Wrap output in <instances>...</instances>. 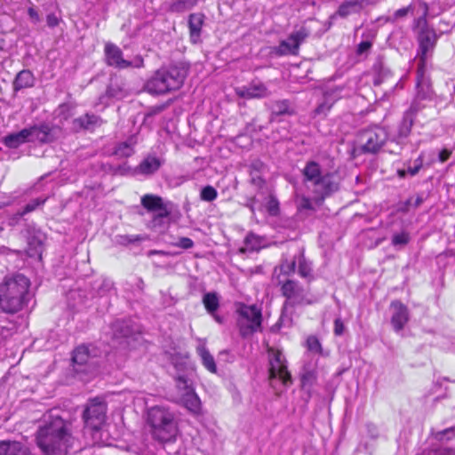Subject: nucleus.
<instances>
[{"label":"nucleus","mask_w":455,"mask_h":455,"mask_svg":"<svg viewBox=\"0 0 455 455\" xmlns=\"http://www.w3.org/2000/svg\"><path fill=\"white\" fill-rule=\"evenodd\" d=\"M30 282L21 274H17L0 285V309L13 314L20 311L27 299Z\"/></svg>","instance_id":"2"},{"label":"nucleus","mask_w":455,"mask_h":455,"mask_svg":"<svg viewBox=\"0 0 455 455\" xmlns=\"http://www.w3.org/2000/svg\"><path fill=\"white\" fill-rule=\"evenodd\" d=\"M345 325L340 318H336L334 321V334L341 336L344 333Z\"/></svg>","instance_id":"55"},{"label":"nucleus","mask_w":455,"mask_h":455,"mask_svg":"<svg viewBox=\"0 0 455 455\" xmlns=\"http://www.w3.org/2000/svg\"><path fill=\"white\" fill-rule=\"evenodd\" d=\"M413 7L411 4L407 7H403L395 11L393 14V17L390 19L392 21H396L400 19L404 18L409 12H412Z\"/></svg>","instance_id":"52"},{"label":"nucleus","mask_w":455,"mask_h":455,"mask_svg":"<svg viewBox=\"0 0 455 455\" xmlns=\"http://www.w3.org/2000/svg\"><path fill=\"white\" fill-rule=\"evenodd\" d=\"M293 41H291V36L281 42L278 47V52L280 54H296L299 47L298 45H295L292 44Z\"/></svg>","instance_id":"38"},{"label":"nucleus","mask_w":455,"mask_h":455,"mask_svg":"<svg viewBox=\"0 0 455 455\" xmlns=\"http://www.w3.org/2000/svg\"><path fill=\"white\" fill-rule=\"evenodd\" d=\"M161 166V161L156 156H147L137 167V172L141 174L149 175L156 172Z\"/></svg>","instance_id":"28"},{"label":"nucleus","mask_w":455,"mask_h":455,"mask_svg":"<svg viewBox=\"0 0 455 455\" xmlns=\"http://www.w3.org/2000/svg\"><path fill=\"white\" fill-rule=\"evenodd\" d=\"M102 120L100 116L94 114H85L79 116L73 121V130L79 132L81 130L93 131L102 124Z\"/></svg>","instance_id":"18"},{"label":"nucleus","mask_w":455,"mask_h":455,"mask_svg":"<svg viewBox=\"0 0 455 455\" xmlns=\"http://www.w3.org/2000/svg\"><path fill=\"white\" fill-rule=\"evenodd\" d=\"M435 44V36L432 32L422 33L419 36V51L418 53L419 68H426L427 53Z\"/></svg>","instance_id":"16"},{"label":"nucleus","mask_w":455,"mask_h":455,"mask_svg":"<svg viewBox=\"0 0 455 455\" xmlns=\"http://www.w3.org/2000/svg\"><path fill=\"white\" fill-rule=\"evenodd\" d=\"M133 142L124 141L116 146L115 155L119 157H128L133 154Z\"/></svg>","instance_id":"39"},{"label":"nucleus","mask_w":455,"mask_h":455,"mask_svg":"<svg viewBox=\"0 0 455 455\" xmlns=\"http://www.w3.org/2000/svg\"><path fill=\"white\" fill-rule=\"evenodd\" d=\"M265 246L266 240L263 237L253 233H250L244 238V247L241 249V251H257Z\"/></svg>","instance_id":"27"},{"label":"nucleus","mask_w":455,"mask_h":455,"mask_svg":"<svg viewBox=\"0 0 455 455\" xmlns=\"http://www.w3.org/2000/svg\"><path fill=\"white\" fill-rule=\"evenodd\" d=\"M239 315L237 326L242 337L245 338L261 331V309L256 305L239 303L236 307Z\"/></svg>","instance_id":"5"},{"label":"nucleus","mask_w":455,"mask_h":455,"mask_svg":"<svg viewBox=\"0 0 455 455\" xmlns=\"http://www.w3.org/2000/svg\"><path fill=\"white\" fill-rule=\"evenodd\" d=\"M28 134L27 128L18 132L10 133L4 138V144L9 148H17L20 145L29 142Z\"/></svg>","instance_id":"24"},{"label":"nucleus","mask_w":455,"mask_h":455,"mask_svg":"<svg viewBox=\"0 0 455 455\" xmlns=\"http://www.w3.org/2000/svg\"><path fill=\"white\" fill-rule=\"evenodd\" d=\"M298 263H299V274L302 277H308L311 274V267L306 262V260L302 255L299 256Z\"/></svg>","instance_id":"50"},{"label":"nucleus","mask_w":455,"mask_h":455,"mask_svg":"<svg viewBox=\"0 0 455 455\" xmlns=\"http://www.w3.org/2000/svg\"><path fill=\"white\" fill-rule=\"evenodd\" d=\"M137 289L140 291H143L144 290V286H145V283H144V281L141 277H137L136 278V283H135Z\"/></svg>","instance_id":"61"},{"label":"nucleus","mask_w":455,"mask_h":455,"mask_svg":"<svg viewBox=\"0 0 455 455\" xmlns=\"http://www.w3.org/2000/svg\"><path fill=\"white\" fill-rule=\"evenodd\" d=\"M205 15L201 12L191 13L188 16V26L189 29V40L193 44L202 42V28L204 24Z\"/></svg>","instance_id":"15"},{"label":"nucleus","mask_w":455,"mask_h":455,"mask_svg":"<svg viewBox=\"0 0 455 455\" xmlns=\"http://www.w3.org/2000/svg\"><path fill=\"white\" fill-rule=\"evenodd\" d=\"M391 308L393 310L391 323L395 331H400L409 321L408 307L401 301L395 300L391 303Z\"/></svg>","instance_id":"13"},{"label":"nucleus","mask_w":455,"mask_h":455,"mask_svg":"<svg viewBox=\"0 0 455 455\" xmlns=\"http://www.w3.org/2000/svg\"><path fill=\"white\" fill-rule=\"evenodd\" d=\"M75 455H100L95 452L92 448L80 449Z\"/></svg>","instance_id":"59"},{"label":"nucleus","mask_w":455,"mask_h":455,"mask_svg":"<svg viewBox=\"0 0 455 455\" xmlns=\"http://www.w3.org/2000/svg\"><path fill=\"white\" fill-rule=\"evenodd\" d=\"M104 52L106 62L108 66L115 67L117 68H127L130 67H143L144 60L140 56H137L132 62L126 60L123 58V52L121 49L112 43H107L105 44Z\"/></svg>","instance_id":"9"},{"label":"nucleus","mask_w":455,"mask_h":455,"mask_svg":"<svg viewBox=\"0 0 455 455\" xmlns=\"http://www.w3.org/2000/svg\"><path fill=\"white\" fill-rule=\"evenodd\" d=\"M174 246L181 248V249H190L194 246V242L188 238V237H180L179 240L174 243Z\"/></svg>","instance_id":"53"},{"label":"nucleus","mask_w":455,"mask_h":455,"mask_svg":"<svg viewBox=\"0 0 455 455\" xmlns=\"http://www.w3.org/2000/svg\"><path fill=\"white\" fill-rule=\"evenodd\" d=\"M387 140V131L374 126L362 131L358 135V144L363 153L375 154L380 150Z\"/></svg>","instance_id":"6"},{"label":"nucleus","mask_w":455,"mask_h":455,"mask_svg":"<svg viewBox=\"0 0 455 455\" xmlns=\"http://www.w3.org/2000/svg\"><path fill=\"white\" fill-rule=\"evenodd\" d=\"M302 173L305 180L310 181L313 185L323 175L320 164L315 161L307 162Z\"/></svg>","instance_id":"29"},{"label":"nucleus","mask_w":455,"mask_h":455,"mask_svg":"<svg viewBox=\"0 0 455 455\" xmlns=\"http://www.w3.org/2000/svg\"><path fill=\"white\" fill-rule=\"evenodd\" d=\"M355 7V4L345 3L341 4L338 10V13L341 17H347L351 13V10Z\"/></svg>","instance_id":"54"},{"label":"nucleus","mask_w":455,"mask_h":455,"mask_svg":"<svg viewBox=\"0 0 455 455\" xmlns=\"http://www.w3.org/2000/svg\"><path fill=\"white\" fill-rule=\"evenodd\" d=\"M282 292L287 298L285 302H289L291 307L296 303H300L304 297L303 289L292 280H288L283 284Z\"/></svg>","instance_id":"17"},{"label":"nucleus","mask_w":455,"mask_h":455,"mask_svg":"<svg viewBox=\"0 0 455 455\" xmlns=\"http://www.w3.org/2000/svg\"><path fill=\"white\" fill-rule=\"evenodd\" d=\"M198 0H174L170 4L169 11L172 12H184L196 5Z\"/></svg>","instance_id":"34"},{"label":"nucleus","mask_w":455,"mask_h":455,"mask_svg":"<svg viewBox=\"0 0 455 455\" xmlns=\"http://www.w3.org/2000/svg\"><path fill=\"white\" fill-rule=\"evenodd\" d=\"M188 71L182 63L160 68L147 81L145 89L150 94H164L178 90L182 86Z\"/></svg>","instance_id":"3"},{"label":"nucleus","mask_w":455,"mask_h":455,"mask_svg":"<svg viewBox=\"0 0 455 455\" xmlns=\"http://www.w3.org/2000/svg\"><path fill=\"white\" fill-rule=\"evenodd\" d=\"M35 84V77L33 73L28 69L19 72L13 81L14 91H20L25 88L33 87Z\"/></svg>","instance_id":"25"},{"label":"nucleus","mask_w":455,"mask_h":455,"mask_svg":"<svg viewBox=\"0 0 455 455\" xmlns=\"http://www.w3.org/2000/svg\"><path fill=\"white\" fill-rule=\"evenodd\" d=\"M371 45V43H369L367 41H363L359 44L358 52L362 53V52L367 51L368 49H370Z\"/></svg>","instance_id":"60"},{"label":"nucleus","mask_w":455,"mask_h":455,"mask_svg":"<svg viewBox=\"0 0 455 455\" xmlns=\"http://www.w3.org/2000/svg\"><path fill=\"white\" fill-rule=\"evenodd\" d=\"M203 303L206 311L213 315L220 307V299L216 292H207L203 297Z\"/></svg>","instance_id":"33"},{"label":"nucleus","mask_w":455,"mask_h":455,"mask_svg":"<svg viewBox=\"0 0 455 455\" xmlns=\"http://www.w3.org/2000/svg\"><path fill=\"white\" fill-rule=\"evenodd\" d=\"M46 22H47V25L51 28H54L56 26H58L59 24V20L58 18L56 17L55 14L53 13H51V14H48L47 17H46Z\"/></svg>","instance_id":"56"},{"label":"nucleus","mask_w":455,"mask_h":455,"mask_svg":"<svg viewBox=\"0 0 455 455\" xmlns=\"http://www.w3.org/2000/svg\"><path fill=\"white\" fill-rule=\"evenodd\" d=\"M141 205L148 211L152 212H157L167 209L166 205L164 204L161 196L147 194L141 197L140 200Z\"/></svg>","instance_id":"22"},{"label":"nucleus","mask_w":455,"mask_h":455,"mask_svg":"<svg viewBox=\"0 0 455 455\" xmlns=\"http://www.w3.org/2000/svg\"><path fill=\"white\" fill-rule=\"evenodd\" d=\"M0 455H29V451L19 442L1 441Z\"/></svg>","instance_id":"21"},{"label":"nucleus","mask_w":455,"mask_h":455,"mask_svg":"<svg viewBox=\"0 0 455 455\" xmlns=\"http://www.w3.org/2000/svg\"><path fill=\"white\" fill-rule=\"evenodd\" d=\"M77 443L71 434V423L60 416H49L36 435V443L45 455H66Z\"/></svg>","instance_id":"1"},{"label":"nucleus","mask_w":455,"mask_h":455,"mask_svg":"<svg viewBox=\"0 0 455 455\" xmlns=\"http://www.w3.org/2000/svg\"><path fill=\"white\" fill-rule=\"evenodd\" d=\"M313 186L314 200L317 204H322L326 197L338 191L339 188L337 177L331 172L323 174Z\"/></svg>","instance_id":"10"},{"label":"nucleus","mask_w":455,"mask_h":455,"mask_svg":"<svg viewBox=\"0 0 455 455\" xmlns=\"http://www.w3.org/2000/svg\"><path fill=\"white\" fill-rule=\"evenodd\" d=\"M28 249L27 253L29 257H42L44 243L46 239L45 234L36 227H28L26 230Z\"/></svg>","instance_id":"12"},{"label":"nucleus","mask_w":455,"mask_h":455,"mask_svg":"<svg viewBox=\"0 0 455 455\" xmlns=\"http://www.w3.org/2000/svg\"><path fill=\"white\" fill-rule=\"evenodd\" d=\"M307 347L308 351L321 355L323 352L322 345L315 336H309L307 339Z\"/></svg>","instance_id":"47"},{"label":"nucleus","mask_w":455,"mask_h":455,"mask_svg":"<svg viewBox=\"0 0 455 455\" xmlns=\"http://www.w3.org/2000/svg\"><path fill=\"white\" fill-rule=\"evenodd\" d=\"M148 422L151 427L152 435L161 443L175 440L179 429L178 421L173 411L168 407L156 405L148 411Z\"/></svg>","instance_id":"4"},{"label":"nucleus","mask_w":455,"mask_h":455,"mask_svg":"<svg viewBox=\"0 0 455 455\" xmlns=\"http://www.w3.org/2000/svg\"><path fill=\"white\" fill-rule=\"evenodd\" d=\"M419 111V108L417 107V102H412L410 108L404 113L400 124L398 130L400 137L406 138L409 136L414 124V118Z\"/></svg>","instance_id":"20"},{"label":"nucleus","mask_w":455,"mask_h":455,"mask_svg":"<svg viewBox=\"0 0 455 455\" xmlns=\"http://www.w3.org/2000/svg\"><path fill=\"white\" fill-rule=\"evenodd\" d=\"M217 190L212 186H206L201 190L200 197L203 201L212 202L217 198Z\"/></svg>","instance_id":"46"},{"label":"nucleus","mask_w":455,"mask_h":455,"mask_svg":"<svg viewBox=\"0 0 455 455\" xmlns=\"http://www.w3.org/2000/svg\"><path fill=\"white\" fill-rule=\"evenodd\" d=\"M316 379V371L314 367H307L303 368L301 373V383L304 387L312 386Z\"/></svg>","instance_id":"37"},{"label":"nucleus","mask_w":455,"mask_h":455,"mask_svg":"<svg viewBox=\"0 0 455 455\" xmlns=\"http://www.w3.org/2000/svg\"><path fill=\"white\" fill-rule=\"evenodd\" d=\"M266 208L271 216H277L279 214V202L273 196H269Z\"/></svg>","instance_id":"49"},{"label":"nucleus","mask_w":455,"mask_h":455,"mask_svg":"<svg viewBox=\"0 0 455 455\" xmlns=\"http://www.w3.org/2000/svg\"><path fill=\"white\" fill-rule=\"evenodd\" d=\"M269 379H279L284 386L291 384V376L287 370V361L282 351L268 347Z\"/></svg>","instance_id":"7"},{"label":"nucleus","mask_w":455,"mask_h":455,"mask_svg":"<svg viewBox=\"0 0 455 455\" xmlns=\"http://www.w3.org/2000/svg\"><path fill=\"white\" fill-rule=\"evenodd\" d=\"M197 354L200 356L204 366L211 372L217 371V366L213 356L211 355L205 345H200L196 348Z\"/></svg>","instance_id":"30"},{"label":"nucleus","mask_w":455,"mask_h":455,"mask_svg":"<svg viewBox=\"0 0 455 455\" xmlns=\"http://www.w3.org/2000/svg\"><path fill=\"white\" fill-rule=\"evenodd\" d=\"M28 14L35 23H37L40 20L38 12L33 7L28 8Z\"/></svg>","instance_id":"57"},{"label":"nucleus","mask_w":455,"mask_h":455,"mask_svg":"<svg viewBox=\"0 0 455 455\" xmlns=\"http://www.w3.org/2000/svg\"><path fill=\"white\" fill-rule=\"evenodd\" d=\"M297 202L299 210H313V204L310 198L305 196H298Z\"/></svg>","instance_id":"51"},{"label":"nucleus","mask_w":455,"mask_h":455,"mask_svg":"<svg viewBox=\"0 0 455 455\" xmlns=\"http://www.w3.org/2000/svg\"><path fill=\"white\" fill-rule=\"evenodd\" d=\"M289 309H292V307H291L289 302H285L283 306L282 315L276 323L280 327L291 326L292 324L291 316L288 314Z\"/></svg>","instance_id":"41"},{"label":"nucleus","mask_w":455,"mask_h":455,"mask_svg":"<svg viewBox=\"0 0 455 455\" xmlns=\"http://www.w3.org/2000/svg\"><path fill=\"white\" fill-rule=\"evenodd\" d=\"M407 172L410 173V175L414 176L419 172V166L414 165L413 167H409Z\"/></svg>","instance_id":"62"},{"label":"nucleus","mask_w":455,"mask_h":455,"mask_svg":"<svg viewBox=\"0 0 455 455\" xmlns=\"http://www.w3.org/2000/svg\"><path fill=\"white\" fill-rule=\"evenodd\" d=\"M423 165V155L421 154L416 160H415V166H419V170L422 168Z\"/></svg>","instance_id":"63"},{"label":"nucleus","mask_w":455,"mask_h":455,"mask_svg":"<svg viewBox=\"0 0 455 455\" xmlns=\"http://www.w3.org/2000/svg\"><path fill=\"white\" fill-rule=\"evenodd\" d=\"M181 403L183 405L193 414H199L201 412V401L195 390L189 393L182 394Z\"/></svg>","instance_id":"26"},{"label":"nucleus","mask_w":455,"mask_h":455,"mask_svg":"<svg viewBox=\"0 0 455 455\" xmlns=\"http://www.w3.org/2000/svg\"><path fill=\"white\" fill-rule=\"evenodd\" d=\"M171 211L167 208L163 211L155 212L148 225L154 230H165L169 227V218Z\"/></svg>","instance_id":"23"},{"label":"nucleus","mask_w":455,"mask_h":455,"mask_svg":"<svg viewBox=\"0 0 455 455\" xmlns=\"http://www.w3.org/2000/svg\"><path fill=\"white\" fill-rule=\"evenodd\" d=\"M29 142L47 143L52 140V129L48 124L34 125L27 128Z\"/></svg>","instance_id":"19"},{"label":"nucleus","mask_w":455,"mask_h":455,"mask_svg":"<svg viewBox=\"0 0 455 455\" xmlns=\"http://www.w3.org/2000/svg\"><path fill=\"white\" fill-rule=\"evenodd\" d=\"M112 329L116 339L124 338L126 339L132 333L127 323L124 321H116L112 325Z\"/></svg>","instance_id":"35"},{"label":"nucleus","mask_w":455,"mask_h":455,"mask_svg":"<svg viewBox=\"0 0 455 455\" xmlns=\"http://www.w3.org/2000/svg\"><path fill=\"white\" fill-rule=\"evenodd\" d=\"M309 32L307 28H301L299 30L291 34L292 44L299 47L300 44L308 36Z\"/></svg>","instance_id":"48"},{"label":"nucleus","mask_w":455,"mask_h":455,"mask_svg":"<svg viewBox=\"0 0 455 455\" xmlns=\"http://www.w3.org/2000/svg\"><path fill=\"white\" fill-rule=\"evenodd\" d=\"M426 68H419L417 69V92L412 102H417L419 110L423 108L420 101L430 98L431 88L428 80L425 76Z\"/></svg>","instance_id":"14"},{"label":"nucleus","mask_w":455,"mask_h":455,"mask_svg":"<svg viewBox=\"0 0 455 455\" xmlns=\"http://www.w3.org/2000/svg\"><path fill=\"white\" fill-rule=\"evenodd\" d=\"M273 112L275 115H285V114H291V111L290 110V103L288 100H278L275 102L273 106Z\"/></svg>","instance_id":"44"},{"label":"nucleus","mask_w":455,"mask_h":455,"mask_svg":"<svg viewBox=\"0 0 455 455\" xmlns=\"http://www.w3.org/2000/svg\"><path fill=\"white\" fill-rule=\"evenodd\" d=\"M297 259L294 257L291 260L283 259L280 265V271L282 274L290 275L295 272Z\"/></svg>","instance_id":"43"},{"label":"nucleus","mask_w":455,"mask_h":455,"mask_svg":"<svg viewBox=\"0 0 455 455\" xmlns=\"http://www.w3.org/2000/svg\"><path fill=\"white\" fill-rule=\"evenodd\" d=\"M47 200V197H44V198H35L33 200H31L29 203H28L23 210L20 212H18V214L20 216H23L25 214H28L29 212H34L36 209H37L38 207L44 205L45 204Z\"/></svg>","instance_id":"40"},{"label":"nucleus","mask_w":455,"mask_h":455,"mask_svg":"<svg viewBox=\"0 0 455 455\" xmlns=\"http://www.w3.org/2000/svg\"><path fill=\"white\" fill-rule=\"evenodd\" d=\"M451 154V150H448V149H443L440 153H439V161L442 162V163H444L445 161L448 160V158L450 157Z\"/></svg>","instance_id":"58"},{"label":"nucleus","mask_w":455,"mask_h":455,"mask_svg":"<svg viewBox=\"0 0 455 455\" xmlns=\"http://www.w3.org/2000/svg\"><path fill=\"white\" fill-rule=\"evenodd\" d=\"M107 404L99 398L91 399L83 413V419L87 427L99 430L106 420Z\"/></svg>","instance_id":"8"},{"label":"nucleus","mask_w":455,"mask_h":455,"mask_svg":"<svg viewBox=\"0 0 455 455\" xmlns=\"http://www.w3.org/2000/svg\"><path fill=\"white\" fill-rule=\"evenodd\" d=\"M107 93L109 97L120 100L128 94V90L124 82L113 81L108 87Z\"/></svg>","instance_id":"31"},{"label":"nucleus","mask_w":455,"mask_h":455,"mask_svg":"<svg viewBox=\"0 0 455 455\" xmlns=\"http://www.w3.org/2000/svg\"><path fill=\"white\" fill-rule=\"evenodd\" d=\"M409 241L410 235L405 231L395 233L392 236V244L394 246H404L409 243Z\"/></svg>","instance_id":"45"},{"label":"nucleus","mask_w":455,"mask_h":455,"mask_svg":"<svg viewBox=\"0 0 455 455\" xmlns=\"http://www.w3.org/2000/svg\"><path fill=\"white\" fill-rule=\"evenodd\" d=\"M155 254H167V253L164 252V251H156V250H151L148 252V256H152Z\"/></svg>","instance_id":"64"},{"label":"nucleus","mask_w":455,"mask_h":455,"mask_svg":"<svg viewBox=\"0 0 455 455\" xmlns=\"http://www.w3.org/2000/svg\"><path fill=\"white\" fill-rule=\"evenodd\" d=\"M373 69L375 72V76L373 79L374 85L381 84L391 76V71L384 65L381 60L374 64Z\"/></svg>","instance_id":"32"},{"label":"nucleus","mask_w":455,"mask_h":455,"mask_svg":"<svg viewBox=\"0 0 455 455\" xmlns=\"http://www.w3.org/2000/svg\"><path fill=\"white\" fill-rule=\"evenodd\" d=\"M176 387L181 392V395L194 390L189 379L183 375H180L176 378Z\"/></svg>","instance_id":"42"},{"label":"nucleus","mask_w":455,"mask_h":455,"mask_svg":"<svg viewBox=\"0 0 455 455\" xmlns=\"http://www.w3.org/2000/svg\"><path fill=\"white\" fill-rule=\"evenodd\" d=\"M89 357L88 347L85 346H79L74 350L72 360L75 363L82 365L88 362Z\"/></svg>","instance_id":"36"},{"label":"nucleus","mask_w":455,"mask_h":455,"mask_svg":"<svg viewBox=\"0 0 455 455\" xmlns=\"http://www.w3.org/2000/svg\"><path fill=\"white\" fill-rule=\"evenodd\" d=\"M235 95L245 100L263 99L270 95L267 87L260 81L253 80L249 84L235 88Z\"/></svg>","instance_id":"11"}]
</instances>
